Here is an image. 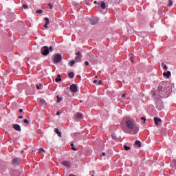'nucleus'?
I'll return each instance as SVG.
<instances>
[{
    "label": "nucleus",
    "instance_id": "53",
    "mask_svg": "<svg viewBox=\"0 0 176 176\" xmlns=\"http://www.w3.org/2000/svg\"><path fill=\"white\" fill-rule=\"evenodd\" d=\"M121 101L123 102L124 100H121Z\"/></svg>",
    "mask_w": 176,
    "mask_h": 176
},
{
    "label": "nucleus",
    "instance_id": "19",
    "mask_svg": "<svg viewBox=\"0 0 176 176\" xmlns=\"http://www.w3.org/2000/svg\"><path fill=\"white\" fill-rule=\"evenodd\" d=\"M135 145L138 146V148H141V142L140 140H136L135 142Z\"/></svg>",
    "mask_w": 176,
    "mask_h": 176
},
{
    "label": "nucleus",
    "instance_id": "22",
    "mask_svg": "<svg viewBox=\"0 0 176 176\" xmlns=\"http://www.w3.org/2000/svg\"><path fill=\"white\" fill-rule=\"evenodd\" d=\"M76 62L74 60H71L69 63V65L70 67H74V65L76 63Z\"/></svg>",
    "mask_w": 176,
    "mask_h": 176
},
{
    "label": "nucleus",
    "instance_id": "21",
    "mask_svg": "<svg viewBox=\"0 0 176 176\" xmlns=\"http://www.w3.org/2000/svg\"><path fill=\"white\" fill-rule=\"evenodd\" d=\"M82 117L83 115H82L80 113H78L76 115V119H82Z\"/></svg>",
    "mask_w": 176,
    "mask_h": 176
},
{
    "label": "nucleus",
    "instance_id": "52",
    "mask_svg": "<svg viewBox=\"0 0 176 176\" xmlns=\"http://www.w3.org/2000/svg\"><path fill=\"white\" fill-rule=\"evenodd\" d=\"M80 102H83V101L82 100H80Z\"/></svg>",
    "mask_w": 176,
    "mask_h": 176
},
{
    "label": "nucleus",
    "instance_id": "47",
    "mask_svg": "<svg viewBox=\"0 0 176 176\" xmlns=\"http://www.w3.org/2000/svg\"><path fill=\"white\" fill-rule=\"evenodd\" d=\"M94 83H97V80H94Z\"/></svg>",
    "mask_w": 176,
    "mask_h": 176
},
{
    "label": "nucleus",
    "instance_id": "36",
    "mask_svg": "<svg viewBox=\"0 0 176 176\" xmlns=\"http://www.w3.org/2000/svg\"><path fill=\"white\" fill-rule=\"evenodd\" d=\"M36 87L37 90H41V85H36Z\"/></svg>",
    "mask_w": 176,
    "mask_h": 176
},
{
    "label": "nucleus",
    "instance_id": "6",
    "mask_svg": "<svg viewBox=\"0 0 176 176\" xmlns=\"http://www.w3.org/2000/svg\"><path fill=\"white\" fill-rule=\"evenodd\" d=\"M62 164L65 167H67V168H70L71 167V162L69 161H63L62 162Z\"/></svg>",
    "mask_w": 176,
    "mask_h": 176
},
{
    "label": "nucleus",
    "instance_id": "4",
    "mask_svg": "<svg viewBox=\"0 0 176 176\" xmlns=\"http://www.w3.org/2000/svg\"><path fill=\"white\" fill-rule=\"evenodd\" d=\"M62 58H63V56H61V54H57L56 55H55V56L54 58V60L55 63H60V61H61Z\"/></svg>",
    "mask_w": 176,
    "mask_h": 176
},
{
    "label": "nucleus",
    "instance_id": "32",
    "mask_svg": "<svg viewBox=\"0 0 176 176\" xmlns=\"http://www.w3.org/2000/svg\"><path fill=\"white\" fill-rule=\"evenodd\" d=\"M23 122H24V123H25L26 124H28L30 123V122H29L28 120H27V119H24V120H23Z\"/></svg>",
    "mask_w": 176,
    "mask_h": 176
},
{
    "label": "nucleus",
    "instance_id": "28",
    "mask_svg": "<svg viewBox=\"0 0 176 176\" xmlns=\"http://www.w3.org/2000/svg\"><path fill=\"white\" fill-rule=\"evenodd\" d=\"M63 100V98L58 97V96H57V102H60V101H61Z\"/></svg>",
    "mask_w": 176,
    "mask_h": 176
},
{
    "label": "nucleus",
    "instance_id": "14",
    "mask_svg": "<svg viewBox=\"0 0 176 176\" xmlns=\"http://www.w3.org/2000/svg\"><path fill=\"white\" fill-rule=\"evenodd\" d=\"M54 132H55L56 133H57V135H58L60 138H61V134H62V133H61V131H60L58 128H55V129H54Z\"/></svg>",
    "mask_w": 176,
    "mask_h": 176
},
{
    "label": "nucleus",
    "instance_id": "54",
    "mask_svg": "<svg viewBox=\"0 0 176 176\" xmlns=\"http://www.w3.org/2000/svg\"><path fill=\"white\" fill-rule=\"evenodd\" d=\"M101 144H104V142L102 141H101Z\"/></svg>",
    "mask_w": 176,
    "mask_h": 176
},
{
    "label": "nucleus",
    "instance_id": "30",
    "mask_svg": "<svg viewBox=\"0 0 176 176\" xmlns=\"http://www.w3.org/2000/svg\"><path fill=\"white\" fill-rule=\"evenodd\" d=\"M42 152H45V149L43 148L38 149V153H42Z\"/></svg>",
    "mask_w": 176,
    "mask_h": 176
},
{
    "label": "nucleus",
    "instance_id": "13",
    "mask_svg": "<svg viewBox=\"0 0 176 176\" xmlns=\"http://www.w3.org/2000/svg\"><path fill=\"white\" fill-rule=\"evenodd\" d=\"M164 76H166V78H169L171 76V72L168 71L167 72L163 73Z\"/></svg>",
    "mask_w": 176,
    "mask_h": 176
},
{
    "label": "nucleus",
    "instance_id": "27",
    "mask_svg": "<svg viewBox=\"0 0 176 176\" xmlns=\"http://www.w3.org/2000/svg\"><path fill=\"white\" fill-rule=\"evenodd\" d=\"M76 56H82V54H80V52H77L76 53Z\"/></svg>",
    "mask_w": 176,
    "mask_h": 176
},
{
    "label": "nucleus",
    "instance_id": "16",
    "mask_svg": "<svg viewBox=\"0 0 176 176\" xmlns=\"http://www.w3.org/2000/svg\"><path fill=\"white\" fill-rule=\"evenodd\" d=\"M38 102H40V104H41V105H46V101H45V100L42 98H39Z\"/></svg>",
    "mask_w": 176,
    "mask_h": 176
},
{
    "label": "nucleus",
    "instance_id": "46",
    "mask_svg": "<svg viewBox=\"0 0 176 176\" xmlns=\"http://www.w3.org/2000/svg\"><path fill=\"white\" fill-rule=\"evenodd\" d=\"M56 115H57V116H58V115H60V111H58V112L56 113Z\"/></svg>",
    "mask_w": 176,
    "mask_h": 176
},
{
    "label": "nucleus",
    "instance_id": "10",
    "mask_svg": "<svg viewBox=\"0 0 176 176\" xmlns=\"http://www.w3.org/2000/svg\"><path fill=\"white\" fill-rule=\"evenodd\" d=\"M11 17V19H10ZM7 19L9 20V21H14L15 16L14 13H11L10 15L7 16Z\"/></svg>",
    "mask_w": 176,
    "mask_h": 176
},
{
    "label": "nucleus",
    "instance_id": "50",
    "mask_svg": "<svg viewBox=\"0 0 176 176\" xmlns=\"http://www.w3.org/2000/svg\"><path fill=\"white\" fill-rule=\"evenodd\" d=\"M94 3H97V1H95L94 2Z\"/></svg>",
    "mask_w": 176,
    "mask_h": 176
},
{
    "label": "nucleus",
    "instance_id": "20",
    "mask_svg": "<svg viewBox=\"0 0 176 176\" xmlns=\"http://www.w3.org/2000/svg\"><path fill=\"white\" fill-rule=\"evenodd\" d=\"M55 82H61V75L58 74L57 78L55 79Z\"/></svg>",
    "mask_w": 176,
    "mask_h": 176
},
{
    "label": "nucleus",
    "instance_id": "37",
    "mask_svg": "<svg viewBox=\"0 0 176 176\" xmlns=\"http://www.w3.org/2000/svg\"><path fill=\"white\" fill-rule=\"evenodd\" d=\"M49 50L50 52H53V46H50Z\"/></svg>",
    "mask_w": 176,
    "mask_h": 176
},
{
    "label": "nucleus",
    "instance_id": "3",
    "mask_svg": "<svg viewBox=\"0 0 176 176\" xmlns=\"http://www.w3.org/2000/svg\"><path fill=\"white\" fill-rule=\"evenodd\" d=\"M21 160L20 158L16 157L14 158L12 161V164L14 166V167H17L20 164Z\"/></svg>",
    "mask_w": 176,
    "mask_h": 176
},
{
    "label": "nucleus",
    "instance_id": "41",
    "mask_svg": "<svg viewBox=\"0 0 176 176\" xmlns=\"http://www.w3.org/2000/svg\"><path fill=\"white\" fill-rule=\"evenodd\" d=\"M107 154L105 153H102V155H100V157H102V156H105Z\"/></svg>",
    "mask_w": 176,
    "mask_h": 176
},
{
    "label": "nucleus",
    "instance_id": "31",
    "mask_svg": "<svg viewBox=\"0 0 176 176\" xmlns=\"http://www.w3.org/2000/svg\"><path fill=\"white\" fill-rule=\"evenodd\" d=\"M22 6L24 9H28V6L27 4H23Z\"/></svg>",
    "mask_w": 176,
    "mask_h": 176
},
{
    "label": "nucleus",
    "instance_id": "34",
    "mask_svg": "<svg viewBox=\"0 0 176 176\" xmlns=\"http://www.w3.org/2000/svg\"><path fill=\"white\" fill-rule=\"evenodd\" d=\"M173 6V1L169 0V4L168 6Z\"/></svg>",
    "mask_w": 176,
    "mask_h": 176
},
{
    "label": "nucleus",
    "instance_id": "55",
    "mask_svg": "<svg viewBox=\"0 0 176 176\" xmlns=\"http://www.w3.org/2000/svg\"><path fill=\"white\" fill-rule=\"evenodd\" d=\"M98 5H100V2L98 3Z\"/></svg>",
    "mask_w": 176,
    "mask_h": 176
},
{
    "label": "nucleus",
    "instance_id": "12",
    "mask_svg": "<svg viewBox=\"0 0 176 176\" xmlns=\"http://www.w3.org/2000/svg\"><path fill=\"white\" fill-rule=\"evenodd\" d=\"M97 23H98V19H97L96 18L91 19V25H96V24H97Z\"/></svg>",
    "mask_w": 176,
    "mask_h": 176
},
{
    "label": "nucleus",
    "instance_id": "45",
    "mask_svg": "<svg viewBox=\"0 0 176 176\" xmlns=\"http://www.w3.org/2000/svg\"><path fill=\"white\" fill-rule=\"evenodd\" d=\"M19 112L21 113L23 112V109H20Z\"/></svg>",
    "mask_w": 176,
    "mask_h": 176
},
{
    "label": "nucleus",
    "instance_id": "35",
    "mask_svg": "<svg viewBox=\"0 0 176 176\" xmlns=\"http://www.w3.org/2000/svg\"><path fill=\"white\" fill-rule=\"evenodd\" d=\"M36 12L38 14H41V13H43V11L42 10H38Z\"/></svg>",
    "mask_w": 176,
    "mask_h": 176
},
{
    "label": "nucleus",
    "instance_id": "7",
    "mask_svg": "<svg viewBox=\"0 0 176 176\" xmlns=\"http://www.w3.org/2000/svg\"><path fill=\"white\" fill-rule=\"evenodd\" d=\"M44 20L45 21V24L44 25V28H45V30H47V28H49L47 25L50 24V21H49V18L47 17H45Z\"/></svg>",
    "mask_w": 176,
    "mask_h": 176
},
{
    "label": "nucleus",
    "instance_id": "43",
    "mask_svg": "<svg viewBox=\"0 0 176 176\" xmlns=\"http://www.w3.org/2000/svg\"><path fill=\"white\" fill-rule=\"evenodd\" d=\"M85 65H89V62H88V61H85Z\"/></svg>",
    "mask_w": 176,
    "mask_h": 176
},
{
    "label": "nucleus",
    "instance_id": "40",
    "mask_svg": "<svg viewBox=\"0 0 176 176\" xmlns=\"http://www.w3.org/2000/svg\"><path fill=\"white\" fill-rule=\"evenodd\" d=\"M48 6H50V9H53V5L49 3V4H48Z\"/></svg>",
    "mask_w": 176,
    "mask_h": 176
},
{
    "label": "nucleus",
    "instance_id": "15",
    "mask_svg": "<svg viewBox=\"0 0 176 176\" xmlns=\"http://www.w3.org/2000/svg\"><path fill=\"white\" fill-rule=\"evenodd\" d=\"M80 60H82V56H76V57H75V59H74V60H75L76 63H80Z\"/></svg>",
    "mask_w": 176,
    "mask_h": 176
},
{
    "label": "nucleus",
    "instance_id": "5",
    "mask_svg": "<svg viewBox=\"0 0 176 176\" xmlns=\"http://www.w3.org/2000/svg\"><path fill=\"white\" fill-rule=\"evenodd\" d=\"M70 90L72 91V93H76L78 91V87L75 84H72L70 86Z\"/></svg>",
    "mask_w": 176,
    "mask_h": 176
},
{
    "label": "nucleus",
    "instance_id": "49",
    "mask_svg": "<svg viewBox=\"0 0 176 176\" xmlns=\"http://www.w3.org/2000/svg\"><path fill=\"white\" fill-rule=\"evenodd\" d=\"M113 137V140H116V137L115 136H112Z\"/></svg>",
    "mask_w": 176,
    "mask_h": 176
},
{
    "label": "nucleus",
    "instance_id": "26",
    "mask_svg": "<svg viewBox=\"0 0 176 176\" xmlns=\"http://www.w3.org/2000/svg\"><path fill=\"white\" fill-rule=\"evenodd\" d=\"M162 67H164V69L166 70L168 69L167 65H164V63H162Z\"/></svg>",
    "mask_w": 176,
    "mask_h": 176
},
{
    "label": "nucleus",
    "instance_id": "51",
    "mask_svg": "<svg viewBox=\"0 0 176 176\" xmlns=\"http://www.w3.org/2000/svg\"><path fill=\"white\" fill-rule=\"evenodd\" d=\"M95 78L97 79V78H98V76H96Z\"/></svg>",
    "mask_w": 176,
    "mask_h": 176
},
{
    "label": "nucleus",
    "instance_id": "2",
    "mask_svg": "<svg viewBox=\"0 0 176 176\" xmlns=\"http://www.w3.org/2000/svg\"><path fill=\"white\" fill-rule=\"evenodd\" d=\"M41 54H43V56H47V54H49V53H50L49 47L44 46V47H41Z\"/></svg>",
    "mask_w": 176,
    "mask_h": 176
},
{
    "label": "nucleus",
    "instance_id": "24",
    "mask_svg": "<svg viewBox=\"0 0 176 176\" xmlns=\"http://www.w3.org/2000/svg\"><path fill=\"white\" fill-rule=\"evenodd\" d=\"M69 78H70L71 79H72L74 78V76H75V75L74 74V72H70L69 73Z\"/></svg>",
    "mask_w": 176,
    "mask_h": 176
},
{
    "label": "nucleus",
    "instance_id": "25",
    "mask_svg": "<svg viewBox=\"0 0 176 176\" xmlns=\"http://www.w3.org/2000/svg\"><path fill=\"white\" fill-rule=\"evenodd\" d=\"M71 146H72V151H76L77 149H76V148H75L74 146V143H71Z\"/></svg>",
    "mask_w": 176,
    "mask_h": 176
},
{
    "label": "nucleus",
    "instance_id": "17",
    "mask_svg": "<svg viewBox=\"0 0 176 176\" xmlns=\"http://www.w3.org/2000/svg\"><path fill=\"white\" fill-rule=\"evenodd\" d=\"M171 167L176 168V160H173L170 164Z\"/></svg>",
    "mask_w": 176,
    "mask_h": 176
},
{
    "label": "nucleus",
    "instance_id": "39",
    "mask_svg": "<svg viewBox=\"0 0 176 176\" xmlns=\"http://www.w3.org/2000/svg\"><path fill=\"white\" fill-rule=\"evenodd\" d=\"M122 98H126V94H123L122 95Z\"/></svg>",
    "mask_w": 176,
    "mask_h": 176
},
{
    "label": "nucleus",
    "instance_id": "11",
    "mask_svg": "<svg viewBox=\"0 0 176 176\" xmlns=\"http://www.w3.org/2000/svg\"><path fill=\"white\" fill-rule=\"evenodd\" d=\"M155 124L159 125V123L162 122V119L155 117L154 118Z\"/></svg>",
    "mask_w": 176,
    "mask_h": 176
},
{
    "label": "nucleus",
    "instance_id": "33",
    "mask_svg": "<svg viewBox=\"0 0 176 176\" xmlns=\"http://www.w3.org/2000/svg\"><path fill=\"white\" fill-rule=\"evenodd\" d=\"M129 60L131 63H134V58H133V56H130Z\"/></svg>",
    "mask_w": 176,
    "mask_h": 176
},
{
    "label": "nucleus",
    "instance_id": "1",
    "mask_svg": "<svg viewBox=\"0 0 176 176\" xmlns=\"http://www.w3.org/2000/svg\"><path fill=\"white\" fill-rule=\"evenodd\" d=\"M126 126L127 129L129 130H133L134 131H137L138 127L137 124L135 123V121L133 119H128L126 121Z\"/></svg>",
    "mask_w": 176,
    "mask_h": 176
},
{
    "label": "nucleus",
    "instance_id": "48",
    "mask_svg": "<svg viewBox=\"0 0 176 176\" xmlns=\"http://www.w3.org/2000/svg\"><path fill=\"white\" fill-rule=\"evenodd\" d=\"M153 96H156V93L155 91L153 92Z\"/></svg>",
    "mask_w": 176,
    "mask_h": 176
},
{
    "label": "nucleus",
    "instance_id": "18",
    "mask_svg": "<svg viewBox=\"0 0 176 176\" xmlns=\"http://www.w3.org/2000/svg\"><path fill=\"white\" fill-rule=\"evenodd\" d=\"M100 7L102 9H105V8H107L105 2L102 1H100Z\"/></svg>",
    "mask_w": 176,
    "mask_h": 176
},
{
    "label": "nucleus",
    "instance_id": "8",
    "mask_svg": "<svg viewBox=\"0 0 176 176\" xmlns=\"http://www.w3.org/2000/svg\"><path fill=\"white\" fill-rule=\"evenodd\" d=\"M157 108L160 111H162V109H164V104H163V102H160L157 104Z\"/></svg>",
    "mask_w": 176,
    "mask_h": 176
},
{
    "label": "nucleus",
    "instance_id": "42",
    "mask_svg": "<svg viewBox=\"0 0 176 176\" xmlns=\"http://www.w3.org/2000/svg\"><path fill=\"white\" fill-rule=\"evenodd\" d=\"M102 81H101V80H99L98 82V85H102Z\"/></svg>",
    "mask_w": 176,
    "mask_h": 176
},
{
    "label": "nucleus",
    "instance_id": "9",
    "mask_svg": "<svg viewBox=\"0 0 176 176\" xmlns=\"http://www.w3.org/2000/svg\"><path fill=\"white\" fill-rule=\"evenodd\" d=\"M13 129H14V130L16 131H21V126H20V125L18 124H13Z\"/></svg>",
    "mask_w": 176,
    "mask_h": 176
},
{
    "label": "nucleus",
    "instance_id": "44",
    "mask_svg": "<svg viewBox=\"0 0 176 176\" xmlns=\"http://www.w3.org/2000/svg\"><path fill=\"white\" fill-rule=\"evenodd\" d=\"M18 118H19V119H23V116H20Z\"/></svg>",
    "mask_w": 176,
    "mask_h": 176
},
{
    "label": "nucleus",
    "instance_id": "29",
    "mask_svg": "<svg viewBox=\"0 0 176 176\" xmlns=\"http://www.w3.org/2000/svg\"><path fill=\"white\" fill-rule=\"evenodd\" d=\"M141 120H143L144 121V123H145V122H146V118L145 117H142L140 118Z\"/></svg>",
    "mask_w": 176,
    "mask_h": 176
},
{
    "label": "nucleus",
    "instance_id": "38",
    "mask_svg": "<svg viewBox=\"0 0 176 176\" xmlns=\"http://www.w3.org/2000/svg\"><path fill=\"white\" fill-rule=\"evenodd\" d=\"M158 90H159L160 91H162V90H163V87H158Z\"/></svg>",
    "mask_w": 176,
    "mask_h": 176
},
{
    "label": "nucleus",
    "instance_id": "23",
    "mask_svg": "<svg viewBox=\"0 0 176 176\" xmlns=\"http://www.w3.org/2000/svg\"><path fill=\"white\" fill-rule=\"evenodd\" d=\"M124 149L125 151H130L131 149V148L130 146H127V145H124Z\"/></svg>",
    "mask_w": 176,
    "mask_h": 176
}]
</instances>
